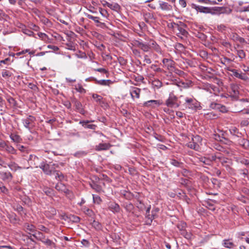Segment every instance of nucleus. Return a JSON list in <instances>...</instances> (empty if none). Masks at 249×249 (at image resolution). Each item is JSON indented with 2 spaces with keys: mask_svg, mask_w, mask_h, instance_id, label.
<instances>
[{
  "mask_svg": "<svg viewBox=\"0 0 249 249\" xmlns=\"http://www.w3.org/2000/svg\"><path fill=\"white\" fill-rule=\"evenodd\" d=\"M82 210L85 214L89 217H92L94 215V212L93 211L85 206L82 208Z\"/></svg>",
  "mask_w": 249,
  "mask_h": 249,
  "instance_id": "473e14b6",
  "label": "nucleus"
},
{
  "mask_svg": "<svg viewBox=\"0 0 249 249\" xmlns=\"http://www.w3.org/2000/svg\"><path fill=\"white\" fill-rule=\"evenodd\" d=\"M143 62L146 64H151L152 61L147 54H144L143 56Z\"/></svg>",
  "mask_w": 249,
  "mask_h": 249,
  "instance_id": "0e129e2a",
  "label": "nucleus"
},
{
  "mask_svg": "<svg viewBox=\"0 0 249 249\" xmlns=\"http://www.w3.org/2000/svg\"><path fill=\"white\" fill-rule=\"evenodd\" d=\"M108 209L115 213L120 212V207L117 203L110 202L108 203Z\"/></svg>",
  "mask_w": 249,
  "mask_h": 249,
  "instance_id": "412c9836",
  "label": "nucleus"
},
{
  "mask_svg": "<svg viewBox=\"0 0 249 249\" xmlns=\"http://www.w3.org/2000/svg\"><path fill=\"white\" fill-rule=\"evenodd\" d=\"M89 79H91V80L95 81V83L100 85L102 86H109L110 84L112 83V82L110 80H98L96 79L95 78L91 77L89 78ZM89 78L86 79V81H88Z\"/></svg>",
  "mask_w": 249,
  "mask_h": 249,
  "instance_id": "dca6fc26",
  "label": "nucleus"
},
{
  "mask_svg": "<svg viewBox=\"0 0 249 249\" xmlns=\"http://www.w3.org/2000/svg\"><path fill=\"white\" fill-rule=\"evenodd\" d=\"M202 138L198 135L193 136L191 141L186 144V146L190 149L196 151H199L201 145Z\"/></svg>",
  "mask_w": 249,
  "mask_h": 249,
  "instance_id": "7ed1b4c3",
  "label": "nucleus"
},
{
  "mask_svg": "<svg viewBox=\"0 0 249 249\" xmlns=\"http://www.w3.org/2000/svg\"><path fill=\"white\" fill-rule=\"evenodd\" d=\"M237 161L245 165H249V160L247 159L244 157H239L237 159Z\"/></svg>",
  "mask_w": 249,
  "mask_h": 249,
  "instance_id": "a18cd8bd",
  "label": "nucleus"
},
{
  "mask_svg": "<svg viewBox=\"0 0 249 249\" xmlns=\"http://www.w3.org/2000/svg\"><path fill=\"white\" fill-rule=\"evenodd\" d=\"M185 109H188L192 111H196L199 107V103L193 97L184 98V102L181 105Z\"/></svg>",
  "mask_w": 249,
  "mask_h": 249,
  "instance_id": "f257e3e1",
  "label": "nucleus"
},
{
  "mask_svg": "<svg viewBox=\"0 0 249 249\" xmlns=\"http://www.w3.org/2000/svg\"><path fill=\"white\" fill-rule=\"evenodd\" d=\"M33 236L35 237L37 240L42 242L46 238L45 235L41 231H36L33 234Z\"/></svg>",
  "mask_w": 249,
  "mask_h": 249,
  "instance_id": "cd10ccee",
  "label": "nucleus"
},
{
  "mask_svg": "<svg viewBox=\"0 0 249 249\" xmlns=\"http://www.w3.org/2000/svg\"><path fill=\"white\" fill-rule=\"evenodd\" d=\"M15 210L17 211L18 213H21L23 211V207L20 205H17L14 206Z\"/></svg>",
  "mask_w": 249,
  "mask_h": 249,
  "instance_id": "774afa93",
  "label": "nucleus"
},
{
  "mask_svg": "<svg viewBox=\"0 0 249 249\" xmlns=\"http://www.w3.org/2000/svg\"><path fill=\"white\" fill-rule=\"evenodd\" d=\"M239 173L240 175H242L243 176L244 178H245L247 175H248L249 172L248 170L245 168L243 169H240L239 170Z\"/></svg>",
  "mask_w": 249,
  "mask_h": 249,
  "instance_id": "680f3d73",
  "label": "nucleus"
},
{
  "mask_svg": "<svg viewBox=\"0 0 249 249\" xmlns=\"http://www.w3.org/2000/svg\"><path fill=\"white\" fill-rule=\"evenodd\" d=\"M150 68L155 72H161L162 71L161 68L156 64H152L150 66Z\"/></svg>",
  "mask_w": 249,
  "mask_h": 249,
  "instance_id": "5fc2aeb1",
  "label": "nucleus"
},
{
  "mask_svg": "<svg viewBox=\"0 0 249 249\" xmlns=\"http://www.w3.org/2000/svg\"><path fill=\"white\" fill-rule=\"evenodd\" d=\"M141 89L137 87H131L129 89V92L131 98L133 100L135 98L139 99L140 97V92Z\"/></svg>",
  "mask_w": 249,
  "mask_h": 249,
  "instance_id": "9b49d317",
  "label": "nucleus"
},
{
  "mask_svg": "<svg viewBox=\"0 0 249 249\" xmlns=\"http://www.w3.org/2000/svg\"><path fill=\"white\" fill-rule=\"evenodd\" d=\"M24 229L28 231L31 232L35 233L36 231V227L33 224H30L29 223L25 224Z\"/></svg>",
  "mask_w": 249,
  "mask_h": 249,
  "instance_id": "c756f323",
  "label": "nucleus"
},
{
  "mask_svg": "<svg viewBox=\"0 0 249 249\" xmlns=\"http://www.w3.org/2000/svg\"><path fill=\"white\" fill-rule=\"evenodd\" d=\"M10 138L15 143H19L22 141V139L20 136L15 133H11L10 135Z\"/></svg>",
  "mask_w": 249,
  "mask_h": 249,
  "instance_id": "c85d7f7f",
  "label": "nucleus"
},
{
  "mask_svg": "<svg viewBox=\"0 0 249 249\" xmlns=\"http://www.w3.org/2000/svg\"><path fill=\"white\" fill-rule=\"evenodd\" d=\"M219 15L221 14H229L231 12V10L228 7H219Z\"/></svg>",
  "mask_w": 249,
  "mask_h": 249,
  "instance_id": "72a5a7b5",
  "label": "nucleus"
},
{
  "mask_svg": "<svg viewBox=\"0 0 249 249\" xmlns=\"http://www.w3.org/2000/svg\"><path fill=\"white\" fill-rule=\"evenodd\" d=\"M0 191L1 193L5 194H7L8 193V190L2 182H0Z\"/></svg>",
  "mask_w": 249,
  "mask_h": 249,
  "instance_id": "6e6d98bb",
  "label": "nucleus"
},
{
  "mask_svg": "<svg viewBox=\"0 0 249 249\" xmlns=\"http://www.w3.org/2000/svg\"><path fill=\"white\" fill-rule=\"evenodd\" d=\"M92 97L97 103L100 104L103 103V98L101 96L97 94H93Z\"/></svg>",
  "mask_w": 249,
  "mask_h": 249,
  "instance_id": "49530a36",
  "label": "nucleus"
},
{
  "mask_svg": "<svg viewBox=\"0 0 249 249\" xmlns=\"http://www.w3.org/2000/svg\"><path fill=\"white\" fill-rule=\"evenodd\" d=\"M87 153H88L85 151H79L74 154V156L78 158H80L86 156Z\"/></svg>",
  "mask_w": 249,
  "mask_h": 249,
  "instance_id": "37998d69",
  "label": "nucleus"
},
{
  "mask_svg": "<svg viewBox=\"0 0 249 249\" xmlns=\"http://www.w3.org/2000/svg\"><path fill=\"white\" fill-rule=\"evenodd\" d=\"M55 188L59 192L64 193L66 195L70 193L71 191L67 188V187L63 183L59 182L56 184Z\"/></svg>",
  "mask_w": 249,
  "mask_h": 249,
  "instance_id": "4468645a",
  "label": "nucleus"
},
{
  "mask_svg": "<svg viewBox=\"0 0 249 249\" xmlns=\"http://www.w3.org/2000/svg\"><path fill=\"white\" fill-rule=\"evenodd\" d=\"M210 88V92L211 93H213L215 95H217V93L218 92V88L214 86H211Z\"/></svg>",
  "mask_w": 249,
  "mask_h": 249,
  "instance_id": "052dcab7",
  "label": "nucleus"
},
{
  "mask_svg": "<svg viewBox=\"0 0 249 249\" xmlns=\"http://www.w3.org/2000/svg\"><path fill=\"white\" fill-rule=\"evenodd\" d=\"M223 143H221L219 142V153H221V156H225L229 154L230 149L229 147L230 145L224 144V146H223L222 144Z\"/></svg>",
  "mask_w": 249,
  "mask_h": 249,
  "instance_id": "f8f14e48",
  "label": "nucleus"
},
{
  "mask_svg": "<svg viewBox=\"0 0 249 249\" xmlns=\"http://www.w3.org/2000/svg\"><path fill=\"white\" fill-rule=\"evenodd\" d=\"M193 8L197 11L204 13H211L212 14H216L218 12V7H208L200 5H194Z\"/></svg>",
  "mask_w": 249,
  "mask_h": 249,
  "instance_id": "39448f33",
  "label": "nucleus"
},
{
  "mask_svg": "<svg viewBox=\"0 0 249 249\" xmlns=\"http://www.w3.org/2000/svg\"><path fill=\"white\" fill-rule=\"evenodd\" d=\"M44 193L48 196H51L53 195V190L48 188V187H44L43 189Z\"/></svg>",
  "mask_w": 249,
  "mask_h": 249,
  "instance_id": "8fccbe9b",
  "label": "nucleus"
},
{
  "mask_svg": "<svg viewBox=\"0 0 249 249\" xmlns=\"http://www.w3.org/2000/svg\"><path fill=\"white\" fill-rule=\"evenodd\" d=\"M124 207L127 212L133 213L134 207L131 203H125L124 204Z\"/></svg>",
  "mask_w": 249,
  "mask_h": 249,
  "instance_id": "e433bc0d",
  "label": "nucleus"
},
{
  "mask_svg": "<svg viewBox=\"0 0 249 249\" xmlns=\"http://www.w3.org/2000/svg\"><path fill=\"white\" fill-rule=\"evenodd\" d=\"M160 8L163 11H171L172 9V6L167 2L163 1H159Z\"/></svg>",
  "mask_w": 249,
  "mask_h": 249,
  "instance_id": "393cba45",
  "label": "nucleus"
},
{
  "mask_svg": "<svg viewBox=\"0 0 249 249\" xmlns=\"http://www.w3.org/2000/svg\"><path fill=\"white\" fill-rule=\"evenodd\" d=\"M92 198H93V202L94 203H96L97 204H100L102 201V200L101 198V197L97 195H92Z\"/></svg>",
  "mask_w": 249,
  "mask_h": 249,
  "instance_id": "de8ad7c7",
  "label": "nucleus"
},
{
  "mask_svg": "<svg viewBox=\"0 0 249 249\" xmlns=\"http://www.w3.org/2000/svg\"><path fill=\"white\" fill-rule=\"evenodd\" d=\"M8 166L11 170L14 171H16L18 169L20 168V167L18 166V164L15 162H12L11 163L9 164L8 165Z\"/></svg>",
  "mask_w": 249,
  "mask_h": 249,
  "instance_id": "09e8293b",
  "label": "nucleus"
},
{
  "mask_svg": "<svg viewBox=\"0 0 249 249\" xmlns=\"http://www.w3.org/2000/svg\"><path fill=\"white\" fill-rule=\"evenodd\" d=\"M186 226V224L185 223H183L181 224H179L178 225V228L180 231V233L182 232V231H185V228Z\"/></svg>",
  "mask_w": 249,
  "mask_h": 249,
  "instance_id": "69168bd1",
  "label": "nucleus"
},
{
  "mask_svg": "<svg viewBox=\"0 0 249 249\" xmlns=\"http://www.w3.org/2000/svg\"><path fill=\"white\" fill-rule=\"evenodd\" d=\"M237 54L238 56L241 58H245L246 56L245 53L242 50H238Z\"/></svg>",
  "mask_w": 249,
  "mask_h": 249,
  "instance_id": "338daca9",
  "label": "nucleus"
},
{
  "mask_svg": "<svg viewBox=\"0 0 249 249\" xmlns=\"http://www.w3.org/2000/svg\"><path fill=\"white\" fill-rule=\"evenodd\" d=\"M58 166V165L55 164H47L44 162H41L39 165L40 168L44 173L48 175H51L53 174L56 171V168Z\"/></svg>",
  "mask_w": 249,
  "mask_h": 249,
  "instance_id": "20e7f679",
  "label": "nucleus"
},
{
  "mask_svg": "<svg viewBox=\"0 0 249 249\" xmlns=\"http://www.w3.org/2000/svg\"><path fill=\"white\" fill-rule=\"evenodd\" d=\"M12 73L10 71L3 70L1 72V75L4 78H9L12 75Z\"/></svg>",
  "mask_w": 249,
  "mask_h": 249,
  "instance_id": "603ef678",
  "label": "nucleus"
},
{
  "mask_svg": "<svg viewBox=\"0 0 249 249\" xmlns=\"http://www.w3.org/2000/svg\"><path fill=\"white\" fill-rule=\"evenodd\" d=\"M228 137V134L226 131L221 130L219 128V142L230 145L231 141L229 140Z\"/></svg>",
  "mask_w": 249,
  "mask_h": 249,
  "instance_id": "6e6552de",
  "label": "nucleus"
},
{
  "mask_svg": "<svg viewBox=\"0 0 249 249\" xmlns=\"http://www.w3.org/2000/svg\"><path fill=\"white\" fill-rule=\"evenodd\" d=\"M152 85L153 87L159 89L162 86V83L159 79H155L152 82Z\"/></svg>",
  "mask_w": 249,
  "mask_h": 249,
  "instance_id": "4c0bfd02",
  "label": "nucleus"
},
{
  "mask_svg": "<svg viewBox=\"0 0 249 249\" xmlns=\"http://www.w3.org/2000/svg\"><path fill=\"white\" fill-rule=\"evenodd\" d=\"M239 5L240 6L239 8L240 12H249V3L247 1H239Z\"/></svg>",
  "mask_w": 249,
  "mask_h": 249,
  "instance_id": "a211bd4d",
  "label": "nucleus"
},
{
  "mask_svg": "<svg viewBox=\"0 0 249 249\" xmlns=\"http://www.w3.org/2000/svg\"><path fill=\"white\" fill-rule=\"evenodd\" d=\"M150 209H151V205H149L146 209V213H145V217L146 218V223L147 225H150L153 221V220L154 219V217L151 215V213H150Z\"/></svg>",
  "mask_w": 249,
  "mask_h": 249,
  "instance_id": "aec40b11",
  "label": "nucleus"
},
{
  "mask_svg": "<svg viewBox=\"0 0 249 249\" xmlns=\"http://www.w3.org/2000/svg\"><path fill=\"white\" fill-rule=\"evenodd\" d=\"M36 229L40 231H41L46 233H49L50 232V230L48 228L46 227L42 224H36Z\"/></svg>",
  "mask_w": 249,
  "mask_h": 249,
  "instance_id": "2f4dec72",
  "label": "nucleus"
},
{
  "mask_svg": "<svg viewBox=\"0 0 249 249\" xmlns=\"http://www.w3.org/2000/svg\"><path fill=\"white\" fill-rule=\"evenodd\" d=\"M173 29L176 33L178 36L179 37L182 38L181 36H186L187 34V32L182 27L181 25H180L177 23H174Z\"/></svg>",
  "mask_w": 249,
  "mask_h": 249,
  "instance_id": "1a4fd4ad",
  "label": "nucleus"
},
{
  "mask_svg": "<svg viewBox=\"0 0 249 249\" xmlns=\"http://www.w3.org/2000/svg\"><path fill=\"white\" fill-rule=\"evenodd\" d=\"M161 104V103L160 100H151L145 102L144 103V106L146 107H155V106H159Z\"/></svg>",
  "mask_w": 249,
  "mask_h": 249,
  "instance_id": "a878e982",
  "label": "nucleus"
},
{
  "mask_svg": "<svg viewBox=\"0 0 249 249\" xmlns=\"http://www.w3.org/2000/svg\"><path fill=\"white\" fill-rule=\"evenodd\" d=\"M92 226L97 230H100L101 228L100 223L95 220H93Z\"/></svg>",
  "mask_w": 249,
  "mask_h": 249,
  "instance_id": "13d9d810",
  "label": "nucleus"
},
{
  "mask_svg": "<svg viewBox=\"0 0 249 249\" xmlns=\"http://www.w3.org/2000/svg\"><path fill=\"white\" fill-rule=\"evenodd\" d=\"M131 44L133 47L140 48L144 52H147L149 51L148 44L142 41L140 39L132 40L131 42Z\"/></svg>",
  "mask_w": 249,
  "mask_h": 249,
  "instance_id": "423d86ee",
  "label": "nucleus"
},
{
  "mask_svg": "<svg viewBox=\"0 0 249 249\" xmlns=\"http://www.w3.org/2000/svg\"><path fill=\"white\" fill-rule=\"evenodd\" d=\"M36 118L32 115H29L27 118L22 120V123L25 127L30 130L32 126H34Z\"/></svg>",
  "mask_w": 249,
  "mask_h": 249,
  "instance_id": "0eeeda50",
  "label": "nucleus"
},
{
  "mask_svg": "<svg viewBox=\"0 0 249 249\" xmlns=\"http://www.w3.org/2000/svg\"><path fill=\"white\" fill-rule=\"evenodd\" d=\"M111 145L108 143H101L95 147L96 151L106 150L109 149Z\"/></svg>",
  "mask_w": 249,
  "mask_h": 249,
  "instance_id": "b1692460",
  "label": "nucleus"
},
{
  "mask_svg": "<svg viewBox=\"0 0 249 249\" xmlns=\"http://www.w3.org/2000/svg\"><path fill=\"white\" fill-rule=\"evenodd\" d=\"M165 105L168 107L177 108L181 105V101H178V97L174 94L173 92H171L165 101Z\"/></svg>",
  "mask_w": 249,
  "mask_h": 249,
  "instance_id": "f03ea898",
  "label": "nucleus"
},
{
  "mask_svg": "<svg viewBox=\"0 0 249 249\" xmlns=\"http://www.w3.org/2000/svg\"><path fill=\"white\" fill-rule=\"evenodd\" d=\"M91 188L95 190V191L98 193H100L102 191V187L96 184H90Z\"/></svg>",
  "mask_w": 249,
  "mask_h": 249,
  "instance_id": "864d4df0",
  "label": "nucleus"
},
{
  "mask_svg": "<svg viewBox=\"0 0 249 249\" xmlns=\"http://www.w3.org/2000/svg\"><path fill=\"white\" fill-rule=\"evenodd\" d=\"M75 89L77 90V91L83 93L85 92V89L82 87L81 85L77 84L75 86Z\"/></svg>",
  "mask_w": 249,
  "mask_h": 249,
  "instance_id": "4d7b16f0",
  "label": "nucleus"
},
{
  "mask_svg": "<svg viewBox=\"0 0 249 249\" xmlns=\"http://www.w3.org/2000/svg\"><path fill=\"white\" fill-rule=\"evenodd\" d=\"M87 17L88 18L93 20L95 22L98 23V25H97L98 27L101 28H104L105 26V23L101 22L99 21V18L97 17H94L91 15H88Z\"/></svg>",
  "mask_w": 249,
  "mask_h": 249,
  "instance_id": "bb28decb",
  "label": "nucleus"
},
{
  "mask_svg": "<svg viewBox=\"0 0 249 249\" xmlns=\"http://www.w3.org/2000/svg\"><path fill=\"white\" fill-rule=\"evenodd\" d=\"M180 234L188 240L191 239L193 236V234L191 232H187L186 230L185 231H182V232H181Z\"/></svg>",
  "mask_w": 249,
  "mask_h": 249,
  "instance_id": "79ce46f5",
  "label": "nucleus"
},
{
  "mask_svg": "<svg viewBox=\"0 0 249 249\" xmlns=\"http://www.w3.org/2000/svg\"><path fill=\"white\" fill-rule=\"evenodd\" d=\"M94 121H80L79 124H82L83 126H84L85 128H89L93 130H95L96 127V125L93 124H87L88 123L90 122H93Z\"/></svg>",
  "mask_w": 249,
  "mask_h": 249,
  "instance_id": "5701e85b",
  "label": "nucleus"
},
{
  "mask_svg": "<svg viewBox=\"0 0 249 249\" xmlns=\"http://www.w3.org/2000/svg\"><path fill=\"white\" fill-rule=\"evenodd\" d=\"M219 111L222 113H226L228 111V109L225 106L219 104Z\"/></svg>",
  "mask_w": 249,
  "mask_h": 249,
  "instance_id": "e2e57ef3",
  "label": "nucleus"
},
{
  "mask_svg": "<svg viewBox=\"0 0 249 249\" xmlns=\"http://www.w3.org/2000/svg\"><path fill=\"white\" fill-rule=\"evenodd\" d=\"M72 102L74 104V106L77 111L82 115H85L86 114V111L84 109L82 104L79 101L77 100H74Z\"/></svg>",
  "mask_w": 249,
  "mask_h": 249,
  "instance_id": "2eb2a0df",
  "label": "nucleus"
},
{
  "mask_svg": "<svg viewBox=\"0 0 249 249\" xmlns=\"http://www.w3.org/2000/svg\"><path fill=\"white\" fill-rule=\"evenodd\" d=\"M5 151L9 154H17V150L14 148L13 146L10 145H7L6 148L5 149Z\"/></svg>",
  "mask_w": 249,
  "mask_h": 249,
  "instance_id": "a19ab883",
  "label": "nucleus"
},
{
  "mask_svg": "<svg viewBox=\"0 0 249 249\" xmlns=\"http://www.w3.org/2000/svg\"><path fill=\"white\" fill-rule=\"evenodd\" d=\"M53 174L55 175V179L61 181L64 179V176L60 171L56 170Z\"/></svg>",
  "mask_w": 249,
  "mask_h": 249,
  "instance_id": "ea45409f",
  "label": "nucleus"
},
{
  "mask_svg": "<svg viewBox=\"0 0 249 249\" xmlns=\"http://www.w3.org/2000/svg\"><path fill=\"white\" fill-rule=\"evenodd\" d=\"M223 244L225 248L229 249L232 248L234 246L233 243L229 240H224Z\"/></svg>",
  "mask_w": 249,
  "mask_h": 249,
  "instance_id": "c03bdc74",
  "label": "nucleus"
},
{
  "mask_svg": "<svg viewBox=\"0 0 249 249\" xmlns=\"http://www.w3.org/2000/svg\"><path fill=\"white\" fill-rule=\"evenodd\" d=\"M230 132L231 134L237 137H241V133L239 132L238 129L235 127H232L230 129Z\"/></svg>",
  "mask_w": 249,
  "mask_h": 249,
  "instance_id": "f704fd0d",
  "label": "nucleus"
},
{
  "mask_svg": "<svg viewBox=\"0 0 249 249\" xmlns=\"http://www.w3.org/2000/svg\"><path fill=\"white\" fill-rule=\"evenodd\" d=\"M0 175L2 180L3 181H7L9 182V181H11L13 178L12 175L9 171L0 172Z\"/></svg>",
  "mask_w": 249,
  "mask_h": 249,
  "instance_id": "6ab92c4d",
  "label": "nucleus"
},
{
  "mask_svg": "<svg viewBox=\"0 0 249 249\" xmlns=\"http://www.w3.org/2000/svg\"><path fill=\"white\" fill-rule=\"evenodd\" d=\"M170 163L172 165L176 167H180L181 165L182 164L181 162H179L174 159L171 160Z\"/></svg>",
  "mask_w": 249,
  "mask_h": 249,
  "instance_id": "bf43d9fd",
  "label": "nucleus"
},
{
  "mask_svg": "<svg viewBox=\"0 0 249 249\" xmlns=\"http://www.w3.org/2000/svg\"><path fill=\"white\" fill-rule=\"evenodd\" d=\"M221 153H219V163L220 162L223 166H228L229 165L227 163L228 162L229 159L223 156H221Z\"/></svg>",
  "mask_w": 249,
  "mask_h": 249,
  "instance_id": "7c9ffc66",
  "label": "nucleus"
},
{
  "mask_svg": "<svg viewBox=\"0 0 249 249\" xmlns=\"http://www.w3.org/2000/svg\"><path fill=\"white\" fill-rule=\"evenodd\" d=\"M232 93H231V97L234 100H237L239 97V92L236 89V87H234L232 89Z\"/></svg>",
  "mask_w": 249,
  "mask_h": 249,
  "instance_id": "c9c22d12",
  "label": "nucleus"
},
{
  "mask_svg": "<svg viewBox=\"0 0 249 249\" xmlns=\"http://www.w3.org/2000/svg\"><path fill=\"white\" fill-rule=\"evenodd\" d=\"M163 67L166 68L168 71H173L175 68V62L170 59L163 58L162 60Z\"/></svg>",
  "mask_w": 249,
  "mask_h": 249,
  "instance_id": "9d476101",
  "label": "nucleus"
},
{
  "mask_svg": "<svg viewBox=\"0 0 249 249\" xmlns=\"http://www.w3.org/2000/svg\"><path fill=\"white\" fill-rule=\"evenodd\" d=\"M44 213L45 215L49 218H52L54 215L56 214V210L53 207H50L45 211Z\"/></svg>",
  "mask_w": 249,
  "mask_h": 249,
  "instance_id": "4be33fe9",
  "label": "nucleus"
},
{
  "mask_svg": "<svg viewBox=\"0 0 249 249\" xmlns=\"http://www.w3.org/2000/svg\"><path fill=\"white\" fill-rule=\"evenodd\" d=\"M42 242L44 243L45 245L50 247H55V243L53 242L52 240L48 238H45V239H44Z\"/></svg>",
  "mask_w": 249,
  "mask_h": 249,
  "instance_id": "58836bf2",
  "label": "nucleus"
},
{
  "mask_svg": "<svg viewBox=\"0 0 249 249\" xmlns=\"http://www.w3.org/2000/svg\"><path fill=\"white\" fill-rule=\"evenodd\" d=\"M148 46L149 47V50L150 49H153L157 53L160 54H162V51L160 47L156 43L155 41L152 40L149 44H148Z\"/></svg>",
  "mask_w": 249,
  "mask_h": 249,
  "instance_id": "f3484780",
  "label": "nucleus"
},
{
  "mask_svg": "<svg viewBox=\"0 0 249 249\" xmlns=\"http://www.w3.org/2000/svg\"><path fill=\"white\" fill-rule=\"evenodd\" d=\"M230 75L232 76H235L240 79L247 80L248 79V76L245 73H239L236 70H232L230 71Z\"/></svg>",
  "mask_w": 249,
  "mask_h": 249,
  "instance_id": "ddd939ff",
  "label": "nucleus"
},
{
  "mask_svg": "<svg viewBox=\"0 0 249 249\" xmlns=\"http://www.w3.org/2000/svg\"><path fill=\"white\" fill-rule=\"evenodd\" d=\"M136 207L140 211H142L145 208L144 204L143 203L142 200L138 199V202L136 204Z\"/></svg>",
  "mask_w": 249,
  "mask_h": 249,
  "instance_id": "3c124183",
  "label": "nucleus"
}]
</instances>
